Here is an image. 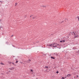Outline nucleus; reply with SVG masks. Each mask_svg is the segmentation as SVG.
<instances>
[{
	"instance_id": "nucleus-1",
	"label": "nucleus",
	"mask_w": 79,
	"mask_h": 79,
	"mask_svg": "<svg viewBox=\"0 0 79 79\" xmlns=\"http://www.w3.org/2000/svg\"><path fill=\"white\" fill-rule=\"evenodd\" d=\"M58 45H59V44L56 43H53L52 44L48 45V46H50L51 47H54V48L57 47Z\"/></svg>"
},
{
	"instance_id": "nucleus-2",
	"label": "nucleus",
	"mask_w": 79,
	"mask_h": 79,
	"mask_svg": "<svg viewBox=\"0 0 79 79\" xmlns=\"http://www.w3.org/2000/svg\"><path fill=\"white\" fill-rule=\"evenodd\" d=\"M53 55H54L55 56H58V54L56 52L54 53Z\"/></svg>"
},
{
	"instance_id": "nucleus-3",
	"label": "nucleus",
	"mask_w": 79,
	"mask_h": 79,
	"mask_svg": "<svg viewBox=\"0 0 79 79\" xmlns=\"http://www.w3.org/2000/svg\"><path fill=\"white\" fill-rule=\"evenodd\" d=\"M72 33H73L74 35H77V33H76V32H73Z\"/></svg>"
},
{
	"instance_id": "nucleus-4",
	"label": "nucleus",
	"mask_w": 79,
	"mask_h": 79,
	"mask_svg": "<svg viewBox=\"0 0 79 79\" xmlns=\"http://www.w3.org/2000/svg\"><path fill=\"white\" fill-rule=\"evenodd\" d=\"M41 7L42 8H45V7H46V6H41Z\"/></svg>"
},
{
	"instance_id": "nucleus-5",
	"label": "nucleus",
	"mask_w": 79,
	"mask_h": 79,
	"mask_svg": "<svg viewBox=\"0 0 79 79\" xmlns=\"http://www.w3.org/2000/svg\"><path fill=\"white\" fill-rule=\"evenodd\" d=\"M9 69H10V70H13V69H15V68H14V67H12V68H10Z\"/></svg>"
},
{
	"instance_id": "nucleus-6",
	"label": "nucleus",
	"mask_w": 79,
	"mask_h": 79,
	"mask_svg": "<svg viewBox=\"0 0 79 79\" xmlns=\"http://www.w3.org/2000/svg\"><path fill=\"white\" fill-rule=\"evenodd\" d=\"M65 42V40H61L60 41V42Z\"/></svg>"
},
{
	"instance_id": "nucleus-7",
	"label": "nucleus",
	"mask_w": 79,
	"mask_h": 79,
	"mask_svg": "<svg viewBox=\"0 0 79 79\" xmlns=\"http://www.w3.org/2000/svg\"><path fill=\"white\" fill-rule=\"evenodd\" d=\"M78 35H75L74 38H76L78 37Z\"/></svg>"
},
{
	"instance_id": "nucleus-8",
	"label": "nucleus",
	"mask_w": 79,
	"mask_h": 79,
	"mask_svg": "<svg viewBox=\"0 0 79 79\" xmlns=\"http://www.w3.org/2000/svg\"><path fill=\"white\" fill-rule=\"evenodd\" d=\"M33 19H37V16H34L32 18Z\"/></svg>"
},
{
	"instance_id": "nucleus-9",
	"label": "nucleus",
	"mask_w": 79,
	"mask_h": 79,
	"mask_svg": "<svg viewBox=\"0 0 79 79\" xmlns=\"http://www.w3.org/2000/svg\"><path fill=\"white\" fill-rule=\"evenodd\" d=\"M69 76H71V74H68L67 75V77H69Z\"/></svg>"
},
{
	"instance_id": "nucleus-10",
	"label": "nucleus",
	"mask_w": 79,
	"mask_h": 79,
	"mask_svg": "<svg viewBox=\"0 0 79 79\" xmlns=\"http://www.w3.org/2000/svg\"><path fill=\"white\" fill-rule=\"evenodd\" d=\"M76 18H78V21H79V16H78L76 17Z\"/></svg>"
},
{
	"instance_id": "nucleus-11",
	"label": "nucleus",
	"mask_w": 79,
	"mask_h": 79,
	"mask_svg": "<svg viewBox=\"0 0 79 79\" xmlns=\"http://www.w3.org/2000/svg\"><path fill=\"white\" fill-rule=\"evenodd\" d=\"M51 58H52V59H55V57H52V56H51Z\"/></svg>"
},
{
	"instance_id": "nucleus-12",
	"label": "nucleus",
	"mask_w": 79,
	"mask_h": 79,
	"mask_svg": "<svg viewBox=\"0 0 79 79\" xmlns=\"http://www.w3.org/2000/svg\"><path fill=\"white\" fill-rule=\"evenodd\" d=\"M15 6H16V5H18V3H15Z\"/></svg>"
},
{
	"instance_id": "nucleus-13",
	"label": "nucleus",
	"mask_w": 79,
	"mask_h": 79,
	"mask_svg": "<svg viewBox=\"0 0 79 79\" xmlns=\"http://www.w3.org/2000/svg\"><path fill=\"white\" fill-rule=\"evenodd\" d=\"M1 64H2V65H3L4 64L2 63H1Z\"/></svg>"
},
{
	"instance_id": "nucleus-14",
	"label": "nucleus",
	"mask_w": 79,
	"mask_h": 79,
	"mask_svg": "<svg viewBox=\"0 0 79 79\" xmlns=\"http://www.w3.org/2000/svg\"><path fill=\"white\" fill-rule=\"evenodd\" d=\"M16 63H18V61H16L15 62Z\"/></svg>"
},
{
	"instance_id": "nucleus-15",
	"label": "nucleus",
	"mask_w": 79,
	"mask_h": 79,
	"mask_svg": "<svg viewBox=\"0 0 79 79\" xmlns=\"http://www.w3.org/2000/svg\"><path fill=\"white\" fill-rule=\"evenodd\" d=\"M45 67L46 68H48V67L47 66H46Z\"/></svg>"
},
{
	"instance_id": "nucleus-16",
	"label": "nucleus",
	"mask_w": 79,
	"mask_h": 79,
	"mask_svg": "<svg viewBox=\"0 0 79 79\" xmlns=\"http://www.w3.org/2000/svg\"><path fill=\"white\" fill-rule=\"evenodd\" d=\"M31 72H33V70H32V69H31Z\"/></svg>"
},
{
	"instance_id": "nucleus-17",
	"label": "nucleus",
	"mask_w": 79,
	"mask_h": 79,
	"mask_svg": "<svg viewBox=\"0 0 79 79\" xmlns=\"http://www.w3.org/2000/svg\"><path fill=\"white\" fill-rule=\"evenodd\" d=\"M58 73H59L58 71H57L56 72V73H57V74H58Z\"/></svg>"
},
{
	"instance_id": "nucleus-18",
	"label": "nucleus",
	"mask_w": 79,
	"mask_h": 79,
	"mask_svg": "<svg viewBox=\"0 0 79 79\" xmlns=\"http://www.w3.org/2000/svg\"><path fill=\"white\" fill-rule=\"evenodd\" d=\"M0 2H1V4H2V3H3V2H2V1H0Z\"/></svg>"
},
{
	"instance_id": "nucleus-19",
	"label": "nucleus",
	"mask_w": 79,
	"mask_h": 79,
	"mask_svg": "<svg viewBox=\"0 0 79 79\" xmlns=\"http://www.w3.org/2000/svg\"><path fill=\"white\" fill-rule=\"evenodd\" d=\"M62 79H64V77H62Z\"/></svg>"
},
{
	"instance_id": "nucleus-20",
	"label": "nucleus",
	"mask_w": 79,
	"mask_h": 79,
	"mask_svg": "<svg viewBox=\"0 0 79 79\" xmlns=\"http://www.w3.org/2000/svg\"><path fill=\"white\" fill-rule=\"evenodd\" d=\"M6 44H8V42H6Z\"/></svg>"
},
{
	"instance_id": "nucleus-21",
	"label": "nucleus",
	"mask_w": 79,
	"mask_h": 79,
	"mask_svg": "<svg viewBox=\"0 0 79 79\" xmlns=\"http://www.w3.org/2000/svg\"><path fill=\"white\" fill-rule=\"evenodd\" d=\"M74 79H76V77H74Z\"/></svg>"
},
{
	"instance_id": "nucleus-22",
	"label": "nucleus",
	"mask_w": 79,
	"mask_h": 79,
	"mask_svg": "<svg viewBox=\"0 0 79 79\" xmlns=\"http://www.w3.org/2000/svg\"><path fill=\"white\" fill-rule=\"evenodd\" d=\"M28 61H31V60H30V59H29Z\"/></svg>"
},
{
	"instance_id": "nucleus-23",
	"label": "nucleus",
	"mask_w": 79,
	"mask_h": 79,
	"mask_svg": "<svg viewBox=\"0 0 79 79\" xmlns=\"http://www.w3.org/2000/svg\"><path fill=\"white\" fill-rule=\"evenodd\" d=\"M20 62V63H21V64H22V63H23V62Z\"/></svg>"
},
{
	"instance_id": "nucleus-24",
	"label": "nucleus",
	"mask_w": 79,
	"mask_h": 79,
	"mask_svg": "<svg viewBox=\"0 0 79 79\" xmlns=\"http://www.w3.org/2000/svg\"><path fill=\"white\" fill-rule=\"evenodd\" d=\"M13 36H14V35H13L12 36H11V37H13Z\"/></svg>"
},
{
	"instance_id": "nucleus-25",
	"label": "nucleus",
	"mask_w": 79,
	"mask_h": 79,
	"mask_svg": "<svg viewBox=\"0 0 79 79\" xmlns=\"http://www.w3.org/2000/svg\"><path fill=\"white\" fill-rule=\"evenodd\" d=\"M12 46L13 47H15V46H13V44H12Z\"/></svg>"
},
{
	"instance_id": "nucleus-26",
	"label": "nucleus",
	"mask_w": 79,
	"mask_h": 79,
	"mask_svg": "<svg viewBox=\"0 0 79 79\" xmlns=\"http://www.w3.org/2000/svg\"><path fill=\"white\" fill-rule=\"evenodd\" d=\"M77 77H78V75H77Z\"/></svg>"
},
{
	"instance_id": "nucleus-27",
	"label": "nucleus",
	"mask_w": 79,
	"mask_h": 79,
	"mask_svg": "<svg viewBox=\"0 0 79 79\" xmlns=\"http://www.w3.org/2000/svg\"><path fill=\"white\" fill-rule=\"evenodd\" d=\"M63 21H62L61 23H63Z\"/></svg>"
},
{
	"instance_id": "nucleus-28",
	"label": "nucleus",
	"mask_w": 79,
	"mask_h": 79,
	"mask_svg": "<svg viewBox=\"0 0 79 79\" xmlns=\"http://www.w3.org/2000/svg\"><path fill=\"white\" fill-rule=\"evenodd\" d=\"M31 16H32L30 15V18H31Z\"/></svg>"
},
{
	"instance_id": "nucleus-29",
	"label": "nucleus",
	"mask_w": 79,
	"mask_h": 79,
	"mask_svg": "<svg viewBox=\"0 0 79 79\" xmlns=\"http://www.w3.org/2000/svg\"><path fill=\"white\" fill-rule=\"evenodd\" d=\"M73 50H75V49H74V48H73Z\"/></svg>"
},
{
	"instance_id": "nucleus-30",
	"label": "nucleus",
	"mask_w": 79,
	"mask_h": 79,
	"mask_svg": "<svg viewBox=\"0 0 79 79\" xmlns=\"http://www.w3.org/2000/svg\"><path fill=\"white\" fill-rule=\"evenodd\" d=\"M12 64H14V63H12Z\"/></svg>"
},
{
	"instance_id": "nucleus-31",
	"label": "nucleus",
	"mask_w": 79,
	"mask_h": 79,
	"mask_svg": "<svg viewBox=\"0 0 79 79\" xmlns=\"http://www.w3.org/2000/svg\"><path fill=\"white\" fill-rule=\"evenodd\" d=\"M2 21V20L0 19V21Z\"/></svg>"
},
{
	"instance_id": "nucleus-32",
	"label": "nucleus",
	"mask_w": 79,
	"mask_h": 79,
	"mask_svg": "<svg viewBox=\"0 0 79 79\" xmlns=\"http://www.w3.org/2000/svg\"><path fill=\"white\" fill-rule=\"evenodd\" d=\"M57 48H58V47H57Z\"/></svg>"
},
{
	"instance_id": "nucleus-33",
	"label": "nucleus",
	"mask_w": 79,
	"mask_h": 79,
	"mask_svg": "<svg viewBox=\"0 0 79 79\" xmlns=\"http://www.w3.org/2000/svg\"><path fill=\"white\" fill-rule=\"evenodd\" d=\"M1 27H2V26H1V27H0V28H1Z\"/></svg>"
},
{
	"instance_id": "nucleus-34",
	"label": "nucleus",
	"mask_w": 79,
	"mask_h": 79,
	"mask_svg": "<svg viewBox=\"0 0 79 79\" xmlns=\"http://www.w3.org/2000/svg\"><path fill=\"white\" fill-rule=\"evenodd\" d=\"M60 48H59V49H60Z\"/></svg>"
},
{
	"instance_id": "nucleus-35",
	"label": "nucleus",
	"mask_w": 79,
	"mask_h": 79,
	"mask_svg": "<svg viewBox=\"0 0 79 79\" xmlns=\"http://www.w3.org/2000/svg\"><path fill=\"white\" fill-rule=\"evenodd\" d=\"M78 52H79V50L78 51Z\"/></svg>"
},
{
	"instance_id": "nucleus-36",
	"label": "nucleus",
	"mask_w": 79,
	"mask_h": 79,
	"mask_svg": "<svg viewBox=\"0 0 79 79\" xmlns=\"http://www.w3.org/2000/svg\"><path fill=\"white\" fill-rule=\"evenodd\" d=\"M77 53H79V52H77Z\"/></svg>"
},
{
	"instance_id": "nucleus-37",
	"label": "nucleus",
	"mask_w": 79,
	"mask_h": 79,
	"mask_svg": "<svg viewBox=\"0 0 79 79\" xmlns=\"http://www.w3.org/2000/svg\"><path fill=\"white\" fill-rule=\"evenodd\" d=\"M37 42H36V43H37Z\"/></svg>"
},
{
	"instance_id": "nucleus-38",
	"label": "nucleus",
	"mask_w": 79,
	"mask_h": 79,
	"mask_svg": "<svg viewBox=\"0 0 79 79\" xmlns=\"http://www.w3.org/2000/svg\"><path fill=\"white\" fill-rule=\"evenodd\" d=\"M31 16H33V15H31Z\"/></svg>"
},
{
	"instance_id": "nucleus-39",
	"label": "nucleus",
	"mask_w": 79,
	"mask_h": 79,
	"mask_svg": "<svg viewBox=\"0 0 79 79\" xmlns=\"http://www.w3.org/2000/svg\"><path fill=\"white\" fill-rule=\"evenodd\" d=\"M14 57H15V56H14Z\"/></svg>"
},
{
	"instance_id": "nucleus-40",
	"label": "nucleus",
	"mask_w": 79,
	"mask_h": 79,
	"mask_svg": "<svg viewBox=\"0 0 79 79\" xmlns=\"http://www.w3.org/2000/svg\"><path fill=\"white\" fill-rule=\"evenodd\" d=\"M36 79H37V78Z\"/></svg>"
}]
</instances>
